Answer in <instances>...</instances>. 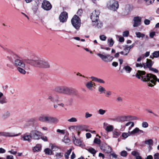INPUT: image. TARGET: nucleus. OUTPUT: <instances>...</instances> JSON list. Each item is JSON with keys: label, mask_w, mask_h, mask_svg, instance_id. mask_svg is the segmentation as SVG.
Returning a JSON list of instances; mask_svg holds the SVG:
<instances>
[{"label": "nucleus", "mask_w": 159, "mask_h": 159, "mask_svg": "<svg viewBox=\"0 0 159 159\" xmlns=\"http://www.w3.org/2000/svg\"><path fill=\"white\" fill-rule=\"evenodd\" d=\"M135 76L139 79L141 78V80L143 82H147L149 86L153 87L154 86L150 82L155 85L156 84L157 81L159 83V79H158L155 75L151 74H146L144 71L138 70Z\"/></svg>", "instance_id": "1"}, {"label": "nucleus", "mask_w": 159, "mask_h": 159, "mask_svg": "<svg viewBox=\"0 0 159 159\" xmlns=\"http://www.w3.org/2000/svg\"><path fill=\"white\" fill-rule=\"evenodd\" d=\"M54 90L58 93L66 95L76 96L78 94V92L76 89L66 86H57Z\"/></svg>", "instance_id": "2"}, {"label": "nucleus", "mask_w": 159, "mask_h": 159, "mask_svg": "<svg viewBox=\"0 0 159 159\" xmlns=\"http://www.w3.org/2000/svg\"><path fill=\"white\" fill-rule=\"evenodd\" d=\"M138 118L135 116L131 115L123 116L118 117L116 119L117 121L119 122H124L126 121L136 120Z\"/></svg>", "instance_id": "3"}, {"label": "nucleus", "mask_w": 159, "mask_h": 159, "mask_svg": "<svg viewBox=\"0 0 159 159\" xmlns=\"http://www.w3.org/2000/svg\"><path fill=\"white\" fill-rule=\"evenodd\" d=\"M97 55L103 61L107 62L111 61L114 58L112 56L109 54H106L104 52L97 53Z\"/></svg>", "instance_id": "4"}, {"label": "nucleus", "mask_w": 159, "mask_h": 159, "mask_svg": "<svg viewBox=\"0 0 159 159\" xmlns=\"http://www.w3.org/2000/svg\"><path fill=\"white\" fill-rule=\"evenodd\" d=\"M36 66L42 68H48L49 67L50 65L47 60L43 59L37 58Z\"/></svg>", "instance_id": "5"}, {"label": "nucleus", "mask_w": 159, "mask_h": 159, "mask_svg": "<svg viewBox=\"0 0 159 159\" xmlns=\"http://www.w3.org/2000/svg\"><path fill=\"white\" fill-rule=\"evenodd\" d=\"M71 22L73 26L78 30L80 26L81 21L79 17L75 15L71 19Z\"/></svg>", "instance_id": "6"}, {"label": "nucleus", "mask_w": 159, "mask_h": 159, "mask_svg": "<svg viewBox=\"0 0 159 159\" xmlns=\"http://www.w3.org/2000/svg\"><path fill=\"white\" fill-rule=\"evenodd\" d=\"M109 9L115 11L119 7V4L117 1L114 0H111L107 5Z\"/></svg>", "instance_id": "7"}, {"label": "nucleus", "mask_w": 159, "mask_h": 159, "mask_svg": "<svg viewBox=\"0 0 159 159\" xmlns=\"http://www.w3.org/2000/svg\"><path fill=\"white\" fill-rule=\"evenodd\" d=\"M32 138L34 139H39L42 136V133L36 130H33L30 133Z\"/></svg>", "instance_id": "8"}, {"label": "nucleus", "mask_w": 159, "mask_h": 159, "mask_svg": "<svg viewBox=\"0 0 159 159\" xmlns=\"http://www.w3.org/2000/svg\"><path fill=\"white\" fill-rule=\"evenodd\" d=\"M100 13V11L98 10H95L93 12L90 17L92 22L98 20Z\"/></svg>", "instance_id": "9"}, {"label": "nucleus", "mask_w": 159, "mask_h": 159, "mask_svg": "<svg viewBox=\"0 0 159 159\" xmlns=\"http://www.w3.org/2000/svg\"><path fill=\"white\" fill-rule=\"evenodd\" d=\"M42 7L44 10L48 11L52 8V6L49 1L44 0L42 3Z\"/></svg>", "instance_id": "10"}, {"label": "nucleus", "mask_w": 159, "mask_h": 159, "mask_svg": "<svg viewBox=\"0 0 159 159\" xmlns=\"http://www.w3.org/2000/svg\"><path fill=\"white\" fill-rule=\"evenodd\" d=\"M20 133H19L17 134H15L14 133L9 132H0V136L5 137H14L20 135Z\"/></svg>", "instance_id": "11"}, {"label": "nucleus", "mask_w": 159, "mask_h": 159, "mask_svg": "<svg viewBox=\"0 0 159 159\" xmlns=\"http://www.w3.org/2000/svg\"><path fill=\"white\" fill-rule=\"evenodd\" d=\"M32 137L30 133H26L21 136V139L23 141H27L29 142L31 141Z\"/></svg>", "instance_id": "12"}, {"label": "nucleus", "mask_w": 159, "mask_h": 159, "mask_svg": "<svg viewBox=\"0 0 159 159\" xmlns=\"http://www.w3.org/2000/svg\"><path fill=\"white\" fill-rule=\"evenodd\" d=\"M133 21H134L133 27H137L141 25V18L139 16L135 17L134 18Z\"/></svg>", "instance_id": "13"}, {"label": "nucleus", "mask_w": 159, "mask_h": 159, "mask_svg": "<svg viewBox=\"0 0 159 159\" xmlns=\"http://www.w3.org/2000/svg\"><path fill=\"white\" fill-rule=\"evenodd\" d=\"M68 18V14L66 12H62L59 17V19L61 22L64 23L66 22Z\"/></svg>", "instance_id": "14"}, {"label": "nucleus", "mask_w": 159, "mask_h": 159, "mask_svg": "<svg viewBox=\"0 0 159 159\" xmlns=\"http://www.w3.org/2000/svg\"><path fill=\"white\" fill-rule=\"evenodd\" d=\"M24 62L26 63L30 64L31 65L36 66V61L37 58H34L33 59H25L24 60Z\"/></svg>", "instance_id": "15"}, {"label": "nucleus", "mask_w": 159, "mask_h": 159, "mask_svg": "<svg viewBox=\"0 0 159 159\" xmlns=\"http://www.w3.org/2000/svg\"><path fill=\"white\" fill-rule=\"evenodd\" d=\"M74 143L76 146H80L83 148L85 146L84 143H83L80 139H76L75 137L73 138Z\"/></svg>", "instance_id": "16"}, {"label": "nucleus", "mask_w": 159, "mask_h": 159, "mask_svg": "<svg viewBox=\"0 0 159 159\" xmlns=\"http://www.w3.org/2000/svg\"><path fill=\"white\" fill-rule=\"evenodd\" d=\"M146 63H144V68H149V69L152 68L154 62L152 61L150 59H147Z\"/></svg>", "instance_id": "17"}, {"label": "nucleus", "mask_w": 159, "mask_h": 159, "mask_svg": "<svg viewBox=\"0 0 159 159\" xmlns=\"http://www.w3.org/2000/svg\"><path fill=\"white\" fill-rule=\"evenodd\" d=\"M14 65L15 66H19L21 67H24L25 66V63L21 60L19 59H16L15 61Z\"/></svg>", "instance_id": "18"}, {"label": "nucleus", "mask_w": 159, "mask_h": 159, "mask_svg": "<svg viewBox=\"0 0 159 159\" xmlns=\"http://www.w3.org/2000/svg\"><path fill=\"white\" fill-rule=\"evenodd\" d=\"M93 25L95 27L98 29L101 28L102 26V23L97 20V21H94L93 22Z\"/></svg>", "instance_id": "19"}, {"label": "nucleus", "mask_w": 159, "mask_h": 159, "mask_svg": "<svg viewBox=\"0 0 159 159\" xmlns=\"http://www.w3.org/2000/svg\"><path fill=\"white\" fill-rule=\"evenodd\" d=\"M90 78L93 81L97 82L99 83L103 84H104L105 83V81L101 79H99L98 78L93 76L91 77Z\"/></svg>", "instance_id": "20"}, {"label": "nucleus", "mask_w": 159, "mask_h": 159, "mask_svg": "<svg viewBox=\"0 0 159 159\" xmlns=\"http://www.w3.org/2000/svg\"><path fill=\"white\" fill-rule=\"evenodd\" d=\"M58 122V120L56 117L48 116V123H56Z\"/></svg>", "instance_id": "21"}, {"label": "nucleus", "mask_w": 159, "mask_h": 159, "mask_svg": "<svg viewBox=\"0 0 159 159\" xmlns=\"http://www.w3.org/2000/svg\"><path fill=\"white\" fill-rule=\"evenodd\" d=\"M48 116L44 115L42 116L39 118V120L42 122H48Z\"/></svg>", "instance_id": "22"}, {"label": "nucleus", "mask_w": 159, "mask_h": 159, "mask_svg": "<svg viewBox=\"0 0 159 159\" xmlns=\"http://www.w3.org/2000/svg\"><path fill=\"white\" fill-rule=\"evenodd\" d=\"M104 151L105 152L107 153L108 155H109V154H111V152H112V149L110 146H107L104 149Z\"/></svg>", "instance_id": "23"}, {"label": "nucleus", "mask_w": 159, "mask_h": 159, "mask_svg": "<svg viewBox=\"0 0 159 159\" xmlns=\"http://www.w3.org/2000/svg\"><path fill=\"white\" fill-rule=\"evenodd\" d=\"M86 150L89 152L93 154V156H95V155L97 152V151L94 148L92 147H90L88 149H86Z\"/></svg>", "instance_id": "24"}, {"label": "nucleus", "mask_w": 159, "mask_h": 159, "mask_svg": "<svg viewBox=\"0 0 159 159\" xmlns=\"http://www.w3.org/2000/svg\"><path fill=\"white\" fill-rule=\"evenodd\" d=\"M121 132L118 130H114L113 132V137L115 138H118Z\"/></svg>", "instance_id": "25"}, {"label": "nucleus", "mask_w": 159, "mask_h": 159, "mask_svg": "<svg viewBox=\"0 0 159 159\" xmlns=\"http://www.w3.org/2000/svg\"><path fill=\"white\" fill-rule=\"evenodd\" d=\"M10 116V113L8 111L5 112L2 115V117L3 119L7 118Z\"/></svg>", "instance_id": "26"}, {"label": "nucleus", "mask_w": 159, "mask_h": 159, "mask_svg": "<svg viewBox=\"0 0 159 159\" xmlns=\"http://www.w3.org/2000/svg\"><path fill=\"white\" fill-rule=\"evenodd\" d=\"M41 150V146L40 145H37L35 147L33 148V150L34 152H38Z\"/></svg>", "instance_id": "27"}, {"label": "nucleus", "mask_w": 159, "mask_h": 159, "mask_svg": "<svg viewBox=\"0 0 159 159\" xmlns=\"http://www.w3.org/2000/svg\"><path fill=\"white\" fill-rule=\"evenodd\" d=\"M95 85V83L93 84L92 81H89L86 84V86L87 88L89 90L92 89V88L93 87V85Z\"/></svg>", "instance_id": "28"}, {"label": "nucleus", "mask_w": 159, "mask_h": 159, "mask_svg": "<svg viewBox=\"0 0 159 159\" xmlns=\"http://www.w3.org/2000/svg\"><path fill=\"white\" fill-rule=\"evenodd\" d=\"M117 156L114 153L110 154L107 155V158L108 159H116Z\"/></svg>", "instance_id": "29"}, {"label": "nucleus", "mask_w": 159, "mask_h": 159, "mask_svg": "<svg viewBox=\"0 0 159 159\" xmlns=\"http://www.w3.org/2000/svg\"><path fill=\"white\" fill-rule=\"evenodd\" d=\"M134 45V44H132L131 45L128 46V45L125 46V48L124 49V50L126 52H127V53H129L130 49L133 48Z\"/></svg>", "instance_id": "30"}, {"label": "nucleus", "mask_w": 159, "mask_h": 159, "mask_svg": "<svg viewBox=\"0 0 159 159\" xmlns=\"http://www.w3.org/2000/svg\"><path fill=\"white\" fill-rule=\"evenodd\" d=\"M123 69L125 70L126 72L129 73H130L132 70V68L127 65L124 66Z\"/></svg>", "instance_id": "31"}, {"label": "nucleus", "mask_w": 159, "mask_h": 159, "mask_svg": "<svg viewBox=\"0 0 159 159\" xmlns=\"http://www.w3.org/2000/svg\"><path fill=\"white\" fill-rule=\"evenodd\" d=\"M107 42L108 43V45L110 47H112L114 43L113 39L111 38H109L108 39Z\"/></svg>", "instance_id": "32"}, {"label": "nucleus", "mask_w": 159, "mask_h": 159, "mask_svg": "<svg viewBox=\"0 0 159 159\" xmlns=\"http://www.w3.org/2000/svg\"><path fill=\"white\" fill-rule=\"evenodd\" d=\"M131 154L132 156L134 157L135 158L139 155H140V153L137 150L133 151L131 152Z\"/></svg>", "instance_id": "33"}, {"label": "nucleus", "mask_w": 159, "mask_h": 159, "mask_svg": "<svg viewBox=\"0 0 159 159\" xmlns=\"http://www.w3.org/2000/svg\"><path fill=\"white\" fill-rule=\"evenodd\" d=\"M113 129V126L111 125H109L107 126L106 128L105 129L107 132H110L112 131Z\"/></svg>", "instance_id": "34"}, {"label": "nucleus", "mask_w": 159, "mask_h": 159, "mask_svg": "<svg viewBox=\"0 0 159 159\" xmlns=\"http://www.w3.org/2000/svg\"><path fill=\"white\" fill-rule=\"evenodd\" d=\"M72 151V149H70L66 152L64 155L66 159H69V156Z\"/></svg>", "instance_id": "35"}, {"label": "nucleus", "mask_w": 159, "mask_h": 159, "mask_svg": "<svg viewBox=\"0 0 159 159\" xmlns=\"http://www.w3.org/2000/svg\"><path fill=\"white\" fill-rule=\"evenodd\" d=\"M136 37L138 38H143L144 37L145 34L142 33L140 32H136L135 33Z\"/></svg>", "instance_id": "36"}, {"label": "nucleus", "mask_w": 159, "mask_h": 159, "mask_svg": "<svg viewBox=\"0 0 159 159\" xmlns=\"http://www.w3.org/2000/svg\"><path fill=\"white\" fill-rule=\"evenodd\" d=\"M79 129L82 131L83 130H88V129H87V126L85 125H80L78 127Z\"/></svg>", "instance_id": "37"}, {"label": "nucleus", "mask_w": 159, "mask_h": 159, "mask_svg": "<svg viewBox=\"0 0 159 159\" xmlns=\"http://www.w3.org/2000/svg\"><path fill=\"white\" fill-rule=\"evenodd\" d=\"M63 153L61 152L57 153L55 154L56 159H60L63 156Z\"/></svg>", "instance_id": "38"}, {"label": "nucleus", "mask_w": 159, "mask_h": 159, "mask_svg": "<svg viewBox=\"0 0 159 159\" xmlns=\"http://www.w3.org/2000/svg\"><path fill=\"white\" fill-rule=\"evenodd\" d=\"M153 141L152 139H149L145 141V143L148 145H152L153 144Z\"/></svg>", "instance_id": "39"}, {"label": "nucleus", "mask_w": 159, "mask_h": 159, "mask_svg": "<svg viewBox=\"0 0 159 159\" xmlns=\"http://www.w3.org/2000/svg\"><path fill=\"white\" fill-rule=\"evenodd\" d=\"M144 1L146 5H149L153 3L154 2V0H144Z\"/></svg>", "instance_id": "40"}, {"label": "nucleus", "mask_w": 159, "mask_h": 159, "mask_svg": "<svg viewBox=\"0 0 159 159\" xmlns=\"http://www.w3.org/2000/svg\"><path fill=\"white\" fill-rule=\"evenodd\" d=\"M0 102L2 104L7 103V100L6 97H2L0 98Z\"/></svg>", "instance_id": "41"}, {"label": "nucleus", "mask_w": 159, "mask_h": 159, "mask_svg": "<svg viewBox=\"0 0 159 159\" xmlns=\"http://www.w3.org/2000/svg\"><path fill=\"white\" fill-rule=\"evenodd\" d=\"M18 70L21 74H25L26 71L25 70L23 69L21 67H18L17 68Z\"/></svg>", "instance_id": "42"}, {"label": "nucleus", "mask_w": 159, "mask_h": 159, "mask_svg": "<svg viewBox=\"0 0 159 159\" xmlns=\"http://www.w3.org/2000/svg\"><path fill=\"white\" fill-rule=\"evenodd\" d=\"M120 155L122 157H126L128 155V153L126 151L123 150L120 152Z\"/></svg>", "instance_id": "43"}, {"label": "nucleus", "mask_w": 159, "mask_h": 159, "mask_svg": "<svg viewBox=\"0 0 159 159\" xmlns=\"http://www.w3.org/2000/svg\"><path fill=\"white\" fill-rule=\"evenodd\" d=\"M44 152L45 154L48 155H51L52 151L50 149L47 148L44 149Z\"/></svg>", "instance_id": "44"}, {"label": "nucleus", "mask_w": 159, "mask_h": 159, "mask_svg": "<svg viewBox=\"0 0 159 159\" xmlns=\"http://www.w3.org/2000/svg\"><path fill=\"white\" fill-rule=\"evenodd\" d=\"M139 130V128H136L135 129H134L132 131H131L130 132H129V133L131 134H134L136 133H138Z\"/></svg>", "instance_id": "45"}, {"label": "nucleus", "mask_w": 159, "mask_h": 159, "mask_svg": "<svg viewBox=\"0 0 159 159\" xmlns=\"http://www.w3.org/2000/svg\"><path fill=\"white\" fill-rule=\"evenodd\" d=\"M62 141L66 143H68L70 142V139L67 137L65 136L64 139Z\"/></svg>", "instance_id": "46"}, {"label": "nucleus", "mask_w": 159, "mask_h": 159, "mask_svg": "<svg viewBox=\"0 0 159 159\" xmlns=\"http://www.w3.org/2000/svg\"><path fill=\"white\" fill-rule=\"evenodd\" d=\"M106 112L105 110H104L102 109H100L98 111V113L101 115H104Z\"/></svg>", "instance_id": "47"}, {"label": "nucleus", "mask_w": 159, "mask_h": 159, "mask_svg": "<svg viewBox=\"0 0 159 159\" xmlns=\"http://www.w3.org/2000/svg\"><path fill=\"white\" fill-rule=\"evenodd\" d=\"M129 121L125 124V126H127L131 125V127H134V122L130 121Z\"/></svg>", "instance_id": "48"}, {"label": "nucleus", "mask_w": 159, "mask_h": 159, "mask_svg": "<svg viewBox=\"0 0 159 159\" xmlns=\"http://www.w3.org/2000/svg\"><path fill=\"white\" fill-rule=\"evenodd\" d=\"M152 55L155 58H157L159 57V53L158 51H154L152 53Z\"/></svg>", "instance_id": "49"}, {"label": "nucleus", "mask_w": 159, "mask_h": 159, "mask_svg": "<svg viewBox=\"0 0 159 159\" xmlns=\"http://www.w3.org/2000/svg\"><path fill=\"white\" fill-rule=\"evenodd\" d=\"M53 98L54 102H57L60 101V100L59 99V97L58 95H56L53 96Z\"/></svg>", "instance_id": "50"}, {"label": "nucleus", "mask_w": 159, "mask_h": 159, "mask_svg": "<svg viewBox=\"0 0 159 159\" xmlns=\"http://www.w3.org/2000/svg\"><path fill=\"white\" fill-rule=\"evenodd\" d=\"M68 121L69 122H76L77 121V119L75 117H72L70 119L68 120Z\"/></svg>", "instance_id": "51"}, {"label": "nucleus", "mask_w": 159, "mask_h": 159, "mask_svg": "<svg viewBox=\"0 0 159 159\" xmlns=\"http://www.w3.org/2000/svg\"><path fill=\"white\" fill-rule=\"evenodd\" d=\"M94 143H95L99 144L101 143L100 139L97 138H95L94 140Z\"/></svg>", "instance_id": "52"}, {"label": "nucleus", "mask_w": 159, "mask_h": 159, "mask_svg": "<svg viewBox=\"0 0 159 159\" xmlns=\"http://www.w3.org/2000/svg\"><path fill=\"white\" fill-rule=\"evenodd\" d=\"M130 135V134L129 132L128 133H122V136L123 137L126 138Z\"/></svg>", "instance_id": "53"}, {"label": "nucleus", "mask_w": 159, "mask_h": 159, "mask_svg": "<svg viewBox=\"0 0 159 159\" xmlns=\"http://www.w3.org/2000/svg\"><path fill=\"white\" fill-rule=\"evenodd\" d=\"M98 91L101 93L105 91V89L101 86H99L98 89Z\"/></svg>", "instance_id": "54"}, {"label": "nucleus", "mask_w": 159, "mask_h": 159, "mask_svg": "<svg viewBox=\"0 0 159 159\" xmlns=\"http://www.w3.org/2000/svg\"><path fill=\"white\" fill-rule=\"evenodd\" d=\"M148 124L146 122H143L142 124V126L143 127L146 128L148 126Z\"/></svg>", "instance_id": "55"}, {"label": "nucleus", "mask_w": 159, "mask_h": 159, "mask_svg": "<svg viewBox=\"0 0 159 159\" xmlns=\"http://www.w3.org/2000/svg\"><path fill=\"white\" fill-rule=\"evenodd\" d=\"M144 63H143L142 64L141 63H136V66L137 67H144Z\"/></svg>", "instance_id": "56"}, {"label": "nucleus", "mask_w": 159, "mask_h": 159, "mask_svg": "<svg viewBox=\"0 0 159 159\" xmlns=\"http://www.w3.org/2000/svg\"><path fill=\"white\" fill-rule=\"evenodd\" d=\"M99 37L100 39L102 41H105L107 38L104 35H100Z\"/></svg>", "instance_id": "57"}, {"label": "nucleus", "mask_w": 159, "mask_h": 159, "mask_svg": "<svg viewBox=\"0 0 159 159\" xmlns=\"http://www.w3.org/2000/svg\"><path fill=\"white\" fill-rule=\"evenodd\" d=\"M129 34V33L128 31H125L123 32V35L124 37H128Z\"/></svg>", "instance_id": "58"}, {"label": "nucleus", "mask_w": 159, "mask_h": 159, "mask_svg": "<svg viewBox=\"0 0 159 159\" xmlns=\"http://www.w3.org/2000/svg\"><path fill=\"white\" fill-rule=\"evenodd\" d=\"M92 116V115L91 114H89L88 112H86L85 113V117L86 118H88Z\"/></svg>", "instance_id": "59"}, {"label": "nucleus", "mask_w": 159, "mask_h": 159, "mask_svg": "<svg viewBox=\"0 0 159 159\" xmlns=\"http://www.w3.org/2000/svg\"><path fill=\"white\" fill-rule=\"evenodd\" d=\"M48 99L50 100V101L52 102H54L53 96H52V95L48 96Z\"/></svg>", "instance_id": "60"}, {"label": "nucleus", "mask_w": 159, "mask_h": 159, "mask_svg": "<svg viewBox=\"0 0 159 159\" xmlns=\"http://www.w3.org/2000/svg\"><path fill=\"white\" fill-rule=\"evenodd\" d=\"M154 159H159V153H156L154 155Z\"/></svg>", "instance_id": "61"}, {"label": "nucleus", "mask_w": 159, "mask_h": 159, "mask_svg": "<svg viewBox=\"0 0 159 159\" xmlns=\"http://www.w3.org/2000/svg\"><path fill=\"white\" fill-rule=\"evenodd\" d=\"M51 148L53 151H56L58 150V148L57 147L52 145L51 146Z\"/></svg>", "instance_id": "62"}, {"label": "nucleus", "mask_w": 159, "mask_h": 159, "mask_svg": "<svg viewBox=\"0 0 159 159\" xmlns=\"http://www.w3.org/2000/svg\"><path fill=\"white\" fill-rule=\"evenodd\" d=\"M155 35V32H152L150 33L149 34V36L150 38H153L154 36Z\"/></svg>", "instance_id": "63"}, {"label": "nucleus", "mask_w": 159, "mask_h": 159, "mask_svg": "<svg viewBox=\"0 0 159 159\" xmlns=\"http://www.w3.org/2000/svg\"><path fill=\"white\" fill-rule=\"evenodd\" d=\"M64 130H60V129H57V132L60 133L62 134H65Z\"/></svg>", "instance_id": "64"}]
</instances>
